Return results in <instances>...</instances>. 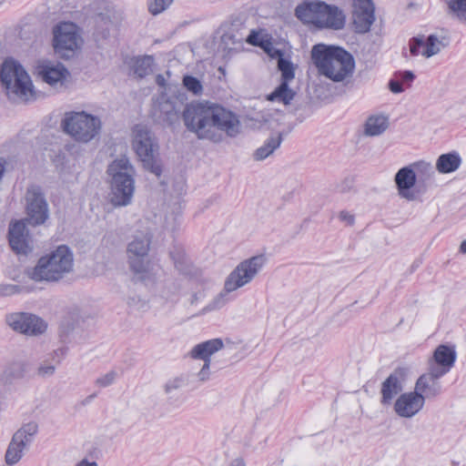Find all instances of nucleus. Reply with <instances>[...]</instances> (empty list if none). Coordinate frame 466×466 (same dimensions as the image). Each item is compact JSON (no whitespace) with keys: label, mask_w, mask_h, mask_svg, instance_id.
Returning a JSON list of instances; mask_svg holds the SVG:
<instances>
[{"label":"nucleus","mask_w":466,"mask_h":466,"mask_svg":"<svg viewBox=\"0 0 466 466\" xmlns=\"http://www.w3.org/2000/svg\"><path fill=\"white\" fill-rule=\"evenodd\" d=\"M443 375L427 368L416 380L414 390L423 397V400H433L442 392L441 379Z\"/></svg>","instance_id":"16"},{"label":"nucleus","mask_w":466,"mask_h":466,"mask_svg":"<svg viewBox=\"0 0 466 466\" xmlns=\"http://www.w3.org/2000/svg\"><path fill=\"white\" fill-rule=\"evenodd\" d=\"M455 360V348L441 344L435 349L432 356L428 359L427 368L444 376L452 369Z\"/></svg>","instance_id":"17"},{"label":"nucleus","mask_w":466,"mask_h":466,"mask_svg":"<svg viewBox=\"0 0 466 466\" xmlns=\"http://www.w3.org/2000/svg\"><path fill=\"white\" fill-rule=\"evenodd\" d=\"M187 384V379L184 376H178L169 380L165 385L166 392L169 393L173 390H178Z\"/></svg>","instance_id":"43"},{"label":"nucleus","mask_w":466,"mask_h":466,"mask_svg":"<svg viewBox=\"0 0 466 466\" xmlns=\"http://www.w3.org/2000/svg\"><path fill=\"white\" fill-rule=\"evenodd\" d=\"M394 182L400 198L407 201H414L418 198L412 189L417 183L416 174L410 165L405 166L398 170L394 176Z\"/></svg>","instance_id":"18"},{"label":"nucleus","mask_w":466,"mask_h":466,"mask_svg":"<svg viewBox=\"0 0 466 466\" xmlns=\"http://www.w3.org/2000/svg\"><path fill=\"white\" fill-rule=\"evenodd\" d=\"M224 346L221 339H212L195 345L188 355L194 360L203 361L210 360L211 356L220 350Z\"/></svg>","instance_id":"22"},{"label":"nucleus","mask_w":466,"mask_h":466,"mask_svg":"<svg viewBox=\"0 0 466 466\" xmlns=\"http://www.w3.org/2000/svg\"><path fill=\"white\" fill-rule=\"evenodd\" d=\"M203 365L199 371L196 374L197 380L200 383H204L210 379L211 371H210V360L203 361Z\"/></svg>","instance_id":"45"},{"label":"nucleus","mask_w":466,"mask_h":466,"mask_svg":"<svg viewBox=\"0 0 466 466\" xmlns=\"http://www.w3.org/2000/svg\"><path fill=\"white\" fill-rule=\"evenodd\" d=\"M229 466H245V462L242 459L237 458L231 461Z\"/></svg>","instance_id":"52"},{"label":"nucleus","mask_w":466,"mask_h":466,"mask_svg":"<svg viewBox=\"0 0 466 466\" xmlns=\"http://www.w3.org/2000/svg\"><path fill=\"white\" fill-rule=\"evenodd\" d=\"M425 47L424 36H416L410 41V52L412 56L421 55Z\"/></svg>","instance_id":"42"},{"label":"nucleus","mask_w":466,"mask_h":466,"mask_svg":"<svg viewBox=\"0 0 466 466\" xmlns=\"http://www.w3.org/2000/svg\"><path fill=\"white\" fill-rule=\"evenodd\" d=\"M26 220L33 226L42 225L48 218V205L40 187L31 186L25 193Z\"/></svg>","instance_id":"11"},{"label":"nucleus","mask_w":466,"mask_h":466,"mask_svg":"<svg viewBox=\"0 0 466 466\" xmlns=\"http://www.w3.org/2000/svg\"><path fill=\"white\" fill-rule=\"evenodd\" d=\"M311 59L319 72L334 82H341L354 70V58L345 49L318 44L312 47Z\"/></svg>","instance_id":"2"},{"label":"nucleus","mask_w":466,"mask_h":466,"mask_svg":"<svg viewBox=\"0 0 466 466\" xmlns=\"http://www.w3.org/2000/svg\"><path fill=\"white\" fill-rule=\"evenodd\" d=\"M408 375V370L403 367L395 369L381 383L380 403L384 406L392 403V400L404 389V382Z\"/></svg>","instance_id":"14"},{"label":"nucleus","mask_w":466,"mask_h":466,"mask_svg":"<svg viewBox=\"0 0 466 466\" xmlns=\"http://www.w3.org/2000/svg\"><path fill=\"white\" fill-rule=\"evenodd\" d=\"M461 164V157L456 151L441 155L436 160V170L441 174L456 171Z\"/></svg>","instance_id":"26"},{"label":"nucleus","mask_w":466,"mask_h":466,"mask_svg":"<svg viewBox=\"0 0 466 466\" xmlns=\"http://www.w3.org/2000/svg\"><path fill=\"white\" fill-rule=\"evenodd\" d=\"M444 38L441 39L436 35H430L425 39V47L421 52V56L430 58L439 54L445 46Z\"/></svg>","instance_id":"31"},{"label":"nucleus","mask_w":466,"mask_h":466,"mask_svg":"<svg viewBox=\"0 0 466 466\" xmlns=\"http://www.w3.org/2000/svg\"><path fill=\"white\" fill-rule=\"evenodd\" d=\"M9 244L13 250L18 254H26L31 250V238L25 220L13 222L8 231Z\"/></svg>","instance_id":"20"},{"label":"nucleus","mask_w":466,"mask_h":466,"mask_svg":"<svg viewBox=\"0 0 466 466\" xmlns=\"http://www.w3.org/2000/svg\"><path fill=\"white\" fill-rule=\"evenodd\" d=\"M448 13L453 17L466 22V0H449Z\"/></svg>","instance_id":"35"},{"label":"nucleus","mask_w":466,"mask_h":466,"mask_svg":"<svg viewBox=\"0 0 466 466\" xmlns=\"http://www.w3.org/2000/svg\"><path fill=\"white\" fill-rule=\"evenodd\" d=\"M74 257L66 246H59L49 255L39 258L37 264L26 270L35 281H58L73 270Z\"/></svg>","instance_id":"5"},{"label":"nucleus","mask_w":466,"mask_h":466,"mask_svg":"<svg viewBox=\"0 0 466 466\" xmlns=\"http://www.w3.org/2000/svg\"><path fill=\"white\" fill-rule=\"evenodd\" d=\"M107 173L114 178H134L136 171L127 157L115 159L107 167Z\"/></svg>","instance_id":"24"},{"label":"nucleus","mask_w":466,"mask_h":466,"mask_svg":"<svg viewBox=\"0 0 466 466\" xmlns=\"http://www.w3.org/2000/svg\"><path fill=\"white\" fill-rule=\"evenodd\" d=\"M133 134V147L143 167L157 177H160L162 167L156 157L158 146L154 135L147 127L140 125L135 127Z\"/></svg>","instance_id":"8"},{"label":"nucleus","mask_w":466,"mask_h":466,"mask_svg":"<svg viewBox=\"0 0 466 466\" xmlns=\"http://www.w3.org/2000/svg\"><path fill=\"white\" fill-rule=\"evenodd\" d=\"M94 397H95V395H90V396L88 397V400H92Z\"/></svg>","instance_id":"55"},{"label":"nucleus","mask_w":466,"mask_h":466,"mask_svg":"<svg viewBox=\"0 0 466 466\" xmlns=\"http://www.w3.org/2000/svg\"><path fill=\"white\" fill-rule=\"evenodd\" d=\"M183 86L186 89L194 95H200L203 92V86L201 82L195 76H185L183 77Z\"/></svg>","instance_id":"39"},{"label":"nucleus","mask_w":466,"mask_h":466,"mask_svg":"<svg viewBox=\"0 0 466 466\" xmlns=\"http://www.w3.org/2000/svg\"><path fill=\"white\" fill-rule=\"evenodd\" d=\"M59 361H54L46 360L40 362L36 368L35 374L37 377L42 379H47L52 377L56 370V367L58 365Z\"/></svg>","instance_id":"37"},{"label":"nucleus","mask_w":466,"mask_h":466,"mask_svg":"<svg viewBox=\"0 0 466 466\" xmlns=\"http://www.w3.org/2000/svg\"><path fill=\"white\" fill-rule=\"evenodd\" d=\"M153 63L154 59L150 56L137 59L135 64V74L141 78L149 75L152 72Z\"/></svg>","instance_id":"36"},{"label":"nucleus","mask_w":466,"mask_h":466,"mask_svg":"<svg viewBox=\"0 0 466 466\" xmlns=\"http://www.w3.org/2000/svg\"><path fill=\"white\" fill-rule=\"evenodd\" d=\"M79 40L78 28L74 23L64 22L54 29V48L57 53L74 51Z\"/></svg>","instance_id":"12"},{"label":"nucleus","mask_w":466,"mask_h":466,"mask_svg":"<svg viewBox=\"0 0 466 466\" xmlns=\"http://www.w3.org/2000/svg\"><path fill=\"white\" fill-rule=\"evenodd\" d=\"M0 291L3 295L10 296L20 292V288L15 285H4L1 286Z\"/></svg>","instance_id":"48"},{"label":"nucleus","mask_w":466,"mask_h":466,"mask_svg":"<svg viewBox=\"0 0 466 466\" xmlns=\"http://www.w3.org/2000/svg\"><path fill=\"white\" fill-rule=\"evenodd\" d=\"M460 252L466 254V239H464L460 245Z\"/></svg>","instance_id":"54"},{"label":"nucleus","mask_w":466,"mask_h":466,"mask_svg":"<svg viewBox=\"0 0 466 466\" xmlns=\"http://www.w3.org/2000/svg\"><path fill=\"white\" fill-rule=\"evenodd\" d=\"M353 26L356 33L365 34L375 21V6L371 0H353Z\"/></svg>","instance_id":"13"},{"label":"nucleus","mask_w":466,"mask_h":466,"mask_svg":"<svg viewBox=\"0 0 466 466\" xmlns=\"http://www.w3.org/2000/svg\"><path fill=\"white\" fill-rule=\"evenodd\" d=\"M416 174V180L425 183L432 179L435 176V169L431 162L425 160L416 161L410 164Z\"/></svg>","instance_id":"30"},{"label":"nucleus","mask_w":466,"mask_h":466,"mask_svg":"<svg viewBox=\"0 0 466 466\" xmlns=\"http://www.w3.org/2000/svg\"><path fill=\"white\" fill-rule=\"evenodd\" d=\"M116 371L111 370V371H109V372H107V373L98 377L96 380V385L100 387V388L108 387V386H110L111 384L114 383V381L116 380Z\"/></svg>","instance_id":"44"},{"label":"nucleus","mask_w":466,"mask_h":466,"mask_svg":"<svg viewBox=\"0 0 466 466\" xmlns=\"http://www.w3.org/2000/svg\"><path fill=\"white\" fill-rule=\"evenodd\" d=\"M180 289L181 286L177 281L172 279H166L163 282L161 296L166 299H170L178 293Z\"/></svg>","instance_id":"38"},{"label":"nucleus","mask_w":466,"mask_h":466,"mask_svg":"<svg viewBox=\"0 0 466 466\" xmlns=\"http://www.w3.org/2000/svg\"><path fill=\"white\" fill-rule=\"evenodd\" d=\"M445 1H446V3L448 4V1H449V0H445Z\"/></svg>","instance_id":"58"},{"label":"nucleus","mask_w":466,"mask_h":466,"mask_svg":"<svg viewBox=\"0 0 466 466\" xmlns=\"http://www.w3.org/2000/svg\"><path fill=\"white\" fill-rule=\"evenodd\" d=\"M176 268H177L179 270H181V268L178 267L177 262H176Z\"/></svg>","instance_id":"56"},{"label":"nucleus","mask_w":466,"mask_h":466,"mask_svg":"<svg viewBox=\"0 0 466 466\" xmlns=\"http://www.w3.org/2000/svg\"><path fill=\"white\" fill-rule=\"evenodd\" d=\"M156 114L158 112V117L168 122L173 123L178 118L179 107L177 103L171 100L163 101V97H161L156 106Z\"/></svg>","instance_id":"28"},{"label":"nucleus","mask_w":466,"mask_h":466,"mask_svg":"<svg viewBox=\"0 0 466 466\" xmlns=\"http://www.w3.org/2000/svg\"><path fill=\"white\" fill-rule=\"evenodd\" d=\"M150 243L151 235L145 232L136 235L127 246L130 268L142 279L155 274V266L147 258Z\"/></svg>","instance_id":"9"},{"label":"nucleus","mask_w":466,"mask_h":466,"mask_svg":"<svg viewBox=\"0 0 466 466\" xmlns=\"http://www.w3.org/2000/svg\"><path fill=\"white\" fill-rule=\"evenodd\" d=\"M424 405L423 397L413 390L401 393L396 399L393 410L399 417L411 419L423 409Z\"/></svg>","instance_id":"15"},{"label":"nucleus","mask_w":466,"mask_h":466,"mask_svg":"<svg viewBox=\"0 0 466 466\" xmlns=\"http://www.w3.org/2000/svg\"><path fill=\"white\" fill-rule=\"evenodd\" d=\"M28 372V364L25 361L14 362L8 369V375L14 379H22Z\"/></svg>","instance_id":"40"},{"label":"nucleus","mask_w":466,"mask_h":466,"mask_svg":"<svg viewBox=\"0 0 466 466\" xmlns=\"http://www.w3.org/2000/svg\"><path fill=\"white\" fill-rule=\"evenodd\" d=\"M6 323L13 330L32 337L44 334L47 329V324L43 319L27 312L8 314Z\"/></svg>","instance_id":"10"},{"label":"nucleus","mask_w":466,"mask_h":466,"mask_svg":"<svg viewBox=\"0 0 466 466\" xmlns=\"http://www.w3.org/2000/svg\"><path fill=\"white\" fill-rule=\"evenodd\" d=\"M75 466H98L96 461H88L87 459H82L75 464Z\"/></svg>","instance_id":"51"},{"label":"nucleus","mask_w":466,"mask_h":466,"mask_svg":"<svg viewBox=\"0 0 466 466\" xmlns=\"http://www.w3.org/2000/svg\"><path fill=\"white\" fill-rule=\"evenodd\" d=\"M295 15L302 23L318 28L340 30L345 26L346 15L342 9L323 1H305L295 9Z\"/></svg>","instance_id":"4"},{"label":"nucleus","mask_w":466,"mask_h":466,"mask_svg":"<svg viewBox=\"0 0 466 466\" xmlns=\"http://www.w3.org/2000/svg\"><path fill=\"white\" fill-rule=\"evenodd\" d=\"M173 1L174 0H149L148 10L154 15H158L168 8Z\"/></svg>","instance_id":"41"},{"label":"nucleus","mask_w":466,"mask_h":466,"mask_svg":"<svg viewBox=\"0 0 466 466\" xmlns=\"http://www.w3.org/2000/svg\"><path fill=\"white\" fill-rule=\"evenodd\" d=\"M62 126L76 141L88 143L99 135L102 122L98 116L85 111H71L66 113Z\"/></svg>","instance_id":"7"},{"label":"nucleus","mask_w":466,"mask_h":466,"mask_svg":"<svg viewBox=\"0 0 466 466\" xmlns=\"http://www.w3.org/2000/svg\"><path fill=\"white\" fill-rule=\"evenodd\" d=\"M0 80L9 99L27 101L33 96L32 81L24 67L13 59L1 65Z\"/></svg>","instance_id":"6"},{"label":"nucleus","mask_w":466,"mask_h":466,"mask_svg":"<svg viewBox=\"0 0 466 466\" xmlns=\"http://www.w3.org/2000/svg\"><path fill=\"white\" fill-rule=\"evenodd\" d=\"M247 42L252 46H260L262 45L258 32L252 30L247 37Z\"/></svg>","instance_id":"49"},{"label":"nucleus","mask_w":466,"mask_h":466,"mask_svg":"<svg viewBox=\"0 0 466 466\" xmlns=\"http://www.w3.org/2000/svg\"><path fill=\"white\" fill-rule=\"evenodd\" d=\"M38 432V424L35 421H29L23 424L13 435L12 441L26 451L33 443Z\"/></svg>","instance_id":"23"},{"label":"nucleus","mask_w":466,"mask_h":466,"mask_svg":"<svg viewBox=\"0 0 466 466\" xmlns=\"http://www.w3.org/2000/svg\"><path fill=\"white\" fill-rule=\"evenodd\" d=\"M266 261L264 255L253 256L241 261L226 278L221 292L201 309L200 314L223 308L231 299L229 294L249 284L261 271Z\"/></svg>","instance_id":"3"},{"label":"nucleus","mask_w":466,"mask_h":466,"mask_svg":"<svg viewBox=\"0 0 466 466\" xmlns=\"http://www.w3.org/2000/svg\"><path fill=\"white\" fill-rule=\"evenodd\" d=\"M25 451V449L11 440L5 455V463L8 466L15 465L21 461Z\"/></svg>","instance_id":"34"},{"label":"nucleus","mask_w":466,"mask_h":466,"mask_svg":"<svg viewBox=\"0 0 466 466\" xmlns=\"http://www.w3.org/2000/svg\"><path fill=\"white\" fill-rule=\"evenodd\" d=\"M186 128L198 139L221 143L241 132L238 116L223 106L207 100L187 104L181 114Z\"/></svg>","instance_id":"1"},{"label":"nucleus","mask_w":466,"mask_h":466,"mask_svg":"<svg viewBox=\"0 0 466 466\" xmlns=\"http://www.w3.org/2000/svg\"><path fill=\"white\" fill-rule=\"evenodd\" d=\"M196 299H197V295H194V299L192 300V303L195 301Z\"/></svg>","instance_id":"57"},{"label":"nucleus","mask_w":466,"mask_h":466,"mask_svg":"<svg viewBox=\"0 0 466 466\" xmlns=\"http://www.w3.org/2000/svg\"><path fill=\"white\" fill-rule=\"evenodd\" d=\"M282 135L279 133L276 136H272L268 137L264 145L260 147L257 148L253 153V159L255 161H263L270 155L274 153V151L279 148L282 143Z\"/></svg>","instance_id":"27"},{"label":"nucleus","mask_w":466,"mask_h":466,"mask_svg":"<svg viewBox=\"0 0 466 466\" xmlns=\"http://www.w3.org/2000/svg\"><path fill=\"white\" fill-rule=\"evenodd\" d=\"M389 127V118L384 115H371L363 125V135L366 137H378L382 135Z\"/></svg>","instance_id":"25"},{"label":"nucleus","mask_w":466,"mask_h":466,"mask_svg":"<svg viewBox=\"0 0 466 466\" xmlns=\"http://www.w3.org/2000/svg\"><path fill=\"white\" fill-rule=\"evenodd\" d=\"M395 77L398 78L402 84H409L415 78L414 74L411 71H402L395 74Z\"/></svg>","instance_id":"46"},{"label":"nucleus","mask_w":466,"mask_h":466,"mask_svg":"<svg viewBox=\"0 0 466 466\" xmlns=\"http://www.w3.org/2000/svg\"><path fill=\"white\" fill-rule=\"evenodd\" d=\"M339 217L341 221L346 222L348 225H352L354 223V216L347 211H341Z\"/></svg>","instance_id":"50"},{"label":"nucleus","mask_w":466,"mask_h":466,"mask_svg":"<svg viewBox=\"0 0 466 466\" xmlns=\"http://www.w3.org/2000/svg\"><path fill=\"white\" fill-rule=\"evenodd\" d=\"M389 88L394 94H400L404 91L402 83L398 78L390 80Z\"/></svg>","instance_id":"47"},{"label":"nucleus","mask_w":466,"mask_h":466,"mask_svg":"<svg viewBox=\"0 0 466 466\" xmlns=\"http://www.w3.org/2000/svg\"><path fill=\"white\" fill-rule=\"evenodd\" d=\"M113 27V23L110 18L105 15H98L96 17V28L94 35L97 41L106 39Z\"/></svg>","instance_id":"32"},{"label":"nucleus","mask_w":466,"mask_h":466,"mask_svg":"<svg viewBox=\"0 0 466 466\" xmlns=\"http://www.w3.org/2000/svg\"><path fill=\"white\" fill-rule=\"evenodd\" d=\"M37 75L44 82L51 86L62 87L69 75L67 69L61 63L44 61L36 68Z\"/></svg>","instance_id":"19"},{"label":"nucleus","mask_w":466,"mask_h":466,"mask_svg":"<svg viewBox=\"0 0 466 466\" xmlns=\"http://www.w3.org/2000/svg\"><path fill=\"white\" fill-rule=\"evenodd\" d=\"M111 202L116 207H125L131 203L135 192L134 178L111 179Z\"/></svg>","instance_id":"21"},{"label":"nucleus","mask_w":466,"mask_h":466,"mask_svg":"<svg viewBox=\"0 0 466 466\" xmlns=\"http://www.w3.org/2000/svg\"><path fill=\"white\" fill-rule=\"evenodd\" d=\"M295 96L296 92L289 86V84L280 82L274 91L267 96V100L288 106L294 99Z\"/></svg>","instance_id":"29"},{"label":"nucleus","mask_w":466,"mask_h":466,"mask_svg":"<svg viewBox=\"0 0 466 466\" xmlns=\"http://www.w3.org/2000/svg\"><path fill=\"white\" fill-rule=\"evenodd\" d=\"M157 83L161 86H165V83H166V80H165V77L161 75H158L157 76Z\"/></svg>","instance_id":"53"},{"label":"nucleus","mask_w":466,"mask_h":466,"mask_svg":"<svg viewBox=\"0 0 466 466\" xmlns=\"http://www.w3.org/2000/svg\"><path fill=\"white\" fill-rule=\"evenodd\" d=\"M278 68L281 73L282 83L289 84L295 78V67L294 65L288 59L283 57V55L278 51Z\"/></svg>","instance_id":"33"}]
</instances>
